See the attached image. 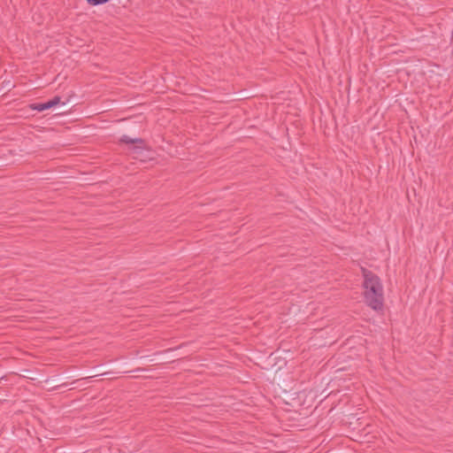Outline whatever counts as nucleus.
Wrapping results in <instances>:
<instances>
[{
    "label": "nucleus",
    "mask_w": 453,
    "mask_h": 453,
    "mask_svg": "<svg viewBox=\"0 0 453 453\" xmlns=\"http://www.w3.org/2000/svg\"><path fill=\"white\" fill-rule=\"evenodd\" d=\"M365 288V301L374 311H380L383 307V287L380 278L366 269H363Z\"/></svg>",
    "instance_id": "obj_1"
},
{
    "label": "nucleus",
    "mask_w": 453,
    "mask_h": 453,
    "mask_svg": "<svg viewBox=\"0 0 453 453\" xmlns=\"http://www.w3.org/2000/svg\"><path fill=\"white\" fill-rule=\"evenodd\" d=\"M60 103V97L55 96L51 100L42 103V104H35L32 105V109L36 110L38 111H42L48 110L53 106L58 105Z\"/></svg>",
    "instance_id": "obj_2"
},
{
    "label": "nucleus",
    "mask_w": 453,
    "mask_h": 453,
    "mask_svg": "<svg viewBox=\"0 0 453 453\" xmlns=\"http://www.w3.org/2000/svg\"><path fill=\"white\" fill-rule=\"evenodd\" d=\"M120 141L127 144H136V148L141 149L144 145V141L141 138L132 139L127 135H123Z\"/></svg>",
    "instance_id": "obj_3"
}]
</instances>
